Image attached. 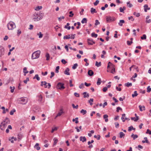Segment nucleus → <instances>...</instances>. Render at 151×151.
Listing matches in <instances>:
<instances>
[{
    "instance_id": "f257e3e1",
    "label": "nucleus",
    "mask_w": 151,
    "mask_h": 151,
    "mask_svg": "<svg viewBox=\"0 0 151 151\" xmlns=\"http://www.w3.org/2000/svg\"><path fill=\"white\" fill-rule=\"evenodd\" d=\"M40 53V50H37L34 52L32 55V59H34L38 58L39 57Z\"/></svg>"
},
{
    "instance_id": "f03ea898",
    "label": "nucleus",
    "mask_w": 151,
    "mask_h": 151,
    "mask_svg": "<svg viewBox=\"0 0 151 151\" xmlns=\"http://www.w3.org/2000/svg\"><path fill=\"white\" fill-rule=\"evenodd\" d=\"M8 29L9 30H12L16 27L15 23L12 21L10 22L7 25Z\"/></svg>"
},
{
    "instance_id": "7ed1b4c3",
    "label": "nucleus",
    "mask_w": 151,
    "mask_h": 151,
    "mask_svg": "<svg viewBox=\"0 0 151 151\" xmlns=\"http://www.w3.org/2000/svg\"><path fill=\"white\" fill-rule=\"evenodd\" d=\"M33 16L35 17L33 18V19L34 21H36V20L38 21L40 19H41L43 18V16H41L38 17V14L36 13H35L34 14Z\"/></svg>"
},
{
    "instance_id": "20e7f679",
    "label": "nucleus",
    "mask_w": 151,
    "mask_h": 151,
    "mask_svg": "<svg viewBox=\"0 0 151 151\" xmlns=\"http://www.w3.org/2000/svg\"><path fill=\"white\" fill-rule=\"evenodd\" d=\"M64 85V84L63 83L59 82L58 83L56 88L57 89L62 90L65 88Z\"/></svg>"
},
{
    "instance_id": "39448f33",
    "label": "nucleus",
    "mask_w": 151,
    "mask_h": 151,
    "mask_svg": "<svg viewBox=\"0 0 151 151\" xmlns=\"http://www.w3.org/2000/svg\"><path fill=\"white\" fill-rule=\"evenodd\" d=\"M106 20L107 22H110L115 21V19L114 17H111L110 16H106Z\"/></svg>"
},
{
    "instance_id": "423d86ee",
    "label": "nucleus",
    "mask_w": 151,
    "mask_h": 151,
    "mask_svg": "<svg viewBox=\"0 0 151 151\" xmlns=\"http://www.w3.org/2000/svg\"><path fill=\"white\" fill-rule=\"evenodd\" d=\"M28 99L26 98H22L19 100L20 104L24 105L27 102Z\"/></svg>"
},
{
    "instance_id": "0eeeda50",
    "label": "nucleus",
    "mask_w": 151,
    "mask_h": 151,
    "mask_svg": "<svg viewBox=\"0 0 151 151\" xmlns=\"http://www.w3.org/2000/svg\"><path fill=\"white\" fill-rule=\"evenodd\" d=\"M88 43L89 45H92L93 44H95V42L93 41L92 39L88 38L87 39Z\"/></svg>"
},
{
    "instance_id": "6e6552de",
    "label": "nucleus",
    "mask_w": 151,
    "mask_h": 151,
    "mask_svg": "<svg viewBox=\"0 0 151 151\" xmlns=\"http://www.w3.org/2000/svg\"><path fill=\"white\" fill-rule=\"evenodd\" d=\"M4 53V48L2 46H0V57L3 55Z\"/></svg>"
},
{
    "instance_id": "1a4fd4ad",
    "label": "nucleus",
    "mask_w": 151,
    "mask_h": 151,
    "mask_svg": "<svg viewBox=\"0 0 151 151\" xmlns=\"http://www.w3.org/2000/svg\"><path fill=\"white\" fill-rule=\"evenodd\" d=\"M69 70H70L68 68H66L64 72V74L67 75H70V74L69 72Z\"/></svg>"
},
{
    "instance_id": "9d476101",
    "label": "nucleus",
    "mask_w": 151,
    "mask_h": 151,
    "mask_svg": "<svg viewBox=\"0 0 151 151\" xmlns=\"http://www.w3.org/2000/svg\"><path fill=\"white\" fill-rule=\"evenodd\" d=\"M80 140L81 141H82V142H84L86 141V138L85 137H81L80 138Z\"/></svg>"
},
{
    "instance_id": "9b49d317",
    "label": "nucleus",
    "mask_w": 151,
    "mask_h": 151,
    "mask_svg": "<svg viewBox=\"0 0 151 151\" xmlns=\"http://www.w3.org/2000/svg\"><path fill=\"white\" fill-rule=\"evenodd\" d=\"M47 83L46 81H42L41 82V86H42L43 85L45 86V87L46 88L47 86Z\"/></svg>"
},
{
    "instance_id": "f8f14e48",
    "label": "nucleus",
    "mask_w": 151,
    "mask_h": 151,
    "mask_svg": "<svg viewBox=\"0 0 151 151\" xmlns=\"http://www.w3.org/2000/svg\"><path fill=\"white\" fill-rule=\"evenodd\" d=\"M108 115L106 114H104L103 116L104 118L105 119V121L106 122H107L108 121Z\"/></svg>"
},
{
    "instance_id": "ddd939ff",
    "label": "nucleus",
    "mask_w": 151,
    "mask_h": 151,
    "mask_svg": "<svg viewBox=\"0 0 151 151\" xmlns=\"http://www.w3.org/2000/svg\"><path fill=\"white\" fill-rule=\"evenodd\" d=\"M124 23L125 21L124 20H121L118 23V24L120 26H122L123 25V24Z\"/></svg>"
},
{
    "instance_id": "4468645a",
    "label": "nucleus",
    "mask_w": 151,
    "mask_h": 151,
    "mask_svg": "<svg viewBox=\"0 0 151 151\" xmlns=\"http://www.w3.org/2000/svg\"><path fill=\"white\" fill-rule=\"evenodd\" d=\"M4 122L7 124L10 123V120L9 118L6 117L4 121Z\"/></svg>"
},
{
    "instance_id": "2eb2a0df",
    "label": "nucleus",
    "mask_w": 151,
    "mask_h": 151,
    "mask_svg": "<svg viewBox=\"0 0 151 151\" xmlns=\"http://www.w3.org/2000/svg\"><path fill=\"white\" fill-rule=\"evenodd\" d=\"M63 113V109L62 108H61L60 110V111H59V112L57 114V116H60Z\"/></svg>"
},
{
    "instance_id": "dca6fc26",
    "label": "nucleus",
    "mask_w": 151,
    "mask_h": 151,
    "mask_svg": "<svg viewBox=\"0 0 151 151\" xmlns=\"http://www.w3.org/2000/svg\"><path fill=\"white\" fill-rule=\"evenodd\" d=\"M150 18L149 16H147L146 18V23H150L151 22V19H149Z\"/></svg>"
},
{
    "instance_id": "f3484780",
    "label": "nucleus",
    "mask_w": 151,
    "mask_h": 151,
    "mask_svg": "<svg viewBox=\"0 0 151 151\" xmlns=\"http://www.w3.org/2000/svg\"><path fill=\"white\" fill-rule=\"evenodd\" d=\"M83 94L84 95L83 97L84 98H86V97L88 98L89 97V94L87 93V92H83Z\"/></svg>"
},
{
    "instance_id": "a211bd4d",
    "label": "nucleus",
    "mask_w": 151,
    "mask_h": 151,
    "mask_svg": "<svg viewBox=\"0 0 151 151\" xmlns=\"http://www.w3.org/2000/svg\"><path fill=\"white\" fill-rule=\"evenodd\" d=\"M88 74L90 76H92L93 74V72L91 70H89L88 72Z\"/></svg>"
},
{
    "instance_id": "6ab92c4d",
    "label": "nucleus",
    "mask_w": 151,
    "mask_h": 151,
    "mask_svg": "<svg viewBox=\"0 0 151 151\" xmlns=\"http://www.w3.org/2000/svg\"><path fill=\"white\" fill-rule=\"evenodd\" d=\"M39 146V144L38 143H36L34 147L35 148H36L37 150H38L40 149V147Z\"/></svg>"
},
{
    "instance_id": "aec40b11",
    "label": "nucleus",
    "mask_w": 151,
    "mask_h": 151,
    "mask_svg": "<svg viewBox=\"0 0 151 151\" xmlns=\"http://www.w3.org/2000/svg\"><path fill=\"white\" fill-rule=\"evenodd\" d=\"M131 137L133 138V140H135L136 138H137L138 136L137 134H132Z\"/></svg>"
},
{
    "instance_id": "412c9836",
    "label": "nucleus",
    "mask_w": 151,
    "mask_h": 151,
    "mask_svg": "<svg viewBox=\"0 0 151 151\" xmlns=\"http://www.w3.org/2000/svg\"><path fill=\"white\" fill-rule=\"evenodd\" d=\"M53 141H54V143H53V145H55L58 142V139L56 138H54L53 139Z\"/></svg>"
},
{
    "instance_id": "4be33fe9",
    "label": "nucleus",
    "mask_w": 151,
    "mask_h": 151,
    "mask_svg": "<svg viewBox=\"0 0 151 151\" xmlns=\"http://www.w3.org/2000/svg\"><path fill=\"white\" fill-rule=\"evenodd\" d=\"M139 110L140 111H142L143 110L142 109H143V110H145V107L144 106H142L141 105H139Z\"/></svg>"
},
{
    "instance_id": "5701e85b",
    "label": "nucleus",
    "mask_w": 151,
    "mask_h": 151,
    "mask_svg": "<svg viewBox=\"0 0 151 151\" xmlns=\"http://www.w3.org/2000/svg\"><path fill=\"white\" fill-rule=\"evenodd\" d=\"M91 12L92 14H93L94 13H96L97 12L96 11V9H94L93 8H91Z\"/></svg>"
},
{
    "instance_id": "b1692460",
    "label": "nucleus",
    "mask_w": 151,
    "mask_h": 151,
    "mask_svg": "<svg viewBox=\"0 0 151 151\" xmlns=\"http://www.w3.org/2000/svg\"><path fill=\"white\" fill-rule=\"evenodd\" d=\"M93 99H90V100L88 101V103L91 106H92L93 105Z\"/></svg>"
},
{
    "instance_id": "393cba45",
    "label": "nucleus",
    "mask_w": 151,
    "mask_h": 151,
    "mask_svg": "<svg viewBox=\"0 0 151 151\" xmlns=\"http://www.w3.org/2000/svg\"><path fill=\"white\" fill-rule=\"evenodd\" d=\"M87 19L86 18H84L82 20L81 22L82 24H83L84 23H86L87 22Z\"/></svg>"
},
{
    "instance_id": "a878e982",
    "label": "nucleus",
    "mask_w": 151,
    "mask_h": 151,
    "mask_svg": "<svg viewBox=\"0 0 151 151\" xmlns=\"http://www.w3.org/2000/svg\"><path fill=\"white\" fill-rule=\"evenodd\" d=\"M70 38V35H68L64 36L63 37L64 39H69Z\"/></svg>"
},
{
    "instance_id": "bb28decb",
    "label": "nucleus",
    "mask_w": 151,
    "mask_h": 151,
    "mask_svg": "<svg viewBox=\"0 0 151 151\" xmlns=\"http://www.w3.org/2000/svg\"><path fill=\"white\" fill-rule=\"evenodd\" d=\"M132 129L135 130V128H133V127L132 126H131L130 127H129L128 128V131L129 132L131 131Z\"/></svg>"
},
{
    "instance_id": "cd10ccee",
    "label": "nucleus",
    "mask_w": 151,
    "mask_h": 151,
    "mask_svg": "<svg viewBox=\"0 0 151 151\" xmlns=\"http://www.w3.org/2000/svg\"><path fill=\"white\" fill-rule=\"evenodd\" d=\"M78 118L76 117L75 119H73L72 120V121L73 122H75V123L76 124H77L78 123Z\"/></svg>"
},
{
    "instance_id": "c85d7f7f",
    "label": "nucleus",
    "mask_w": 151,
    "mask_h": 151,
    "mask_svg": "<svg viewBox=\"0 0 151 151\" xmlns=\"http://www.w3.org/2000/svg\"><path fill=\"white\" fill-rule=\"evenodd\" d=\"M101 62H100L98 63L97 61H96V62L95 65L97 67H100L101 66Z\"/></svg>"
},
{
    "instance_id": "c756f323",
    "label": "nucleus",
    "mask_w": 151,
    "mask_h": 151,
    "mask_svg": "<svg viewBox=\"0 0 151 151\" xmlns=\"http://www.w3.org/2000/svg\"><path fill=\"white\" fill-rule=\"evenodd\" d=\"M37 35L39 36V38H41L43 37V34H42L41 32H39L37 34Z\"/></svg>"
},
{
    "instance_id": "7c9ffc66",
    "label": "nucleus",
    "mask_w": 151,
    "mask_h": 151,
    "mask_svg": "<svg viewBox=\"0 0 151 151\" xmlns=\"http://www.w3.org/2000/svg\"><path fill=\"white\" fill-rule=\"evenodd\" d=\"M125 85L127 86V87H129V86H132V83H129V82H128L127 83H126L125 84Z\"/></svg>"
},
{
    "instance_id": "2f4dec72",
    "label": "nucleus",
    "mask_w": 151,
    "mask_h": 151,
    "mask_svg": "<svg viewBox=\"0 0 151 151\" xmlns=\"http://www.w3.org/2000/svg\"><path fill=\"white\" fill-rule=\"evenodd\" d=\"M133 14L136 16V17H138L140 16V13H137L136 12H134L133 13Z\"/></svg>"
},
{
    "instance_id": "473e14b6",
    "label": "nucleus",
    "mask_w": 151,
    "mask_h": 151,
    "mask_svg": "<svg viewBox=\"0 0 151 151\" xmlns=\"http://www.w3.org/2000/svg\"><path fill=\"white\" fill-rule=\"evenodd\" d=\"M36 78L37 80L39 81L40 80V78L38 76V74H36L35 76L33 78V79H34L35 78Z\"/></svg>"
},
{
    "instance_id": "72a5a7b5",
    "label": "nucleus",
    "mask_w": 151,
    "mask_h": 151,
    "mask_svg": "<svg viewBox=\"0 0 151 151\" xmlns=\"http://www.w3.org/2000/svg\"><path fill=\"white\" fill-rule=\"evenodd\" d=\"M122 116L121 117V119L122 120L123 122H124L125 121V119H124V117L125 116V114H122Z\"/></svg>"
},
{
    "instance_id": "f704fd0d",
    "label": "nucleus",
    "mask_w": 151,
    "mask_h": 151,
    "mask_svg": "<svg viewBox=\"0 0 151 151\" xmlns=\"http://www.w3.org/2000/svg\"><path fill=\"white\" fill-rule=\"evenodd\" d=\"M46 60H49L50 57L49 54L48 53H46Z\"/></svg>"
},
{
    "instance_id": "c9c22d12",
    "label": "nucleus",
    "mask_w": 151,
    "mask_h": 151,
    "mask_svg": "<svg viewBox=\"0 0 151 151\" xmlns=\"http://www.w3.org/2000/svg\"><path fill=\"white\" fill-rule=\"evenodd\" d=\"M94 137L95 138H97L98 140H99L100 139L101 136L100 135H94Z\"/></svg>"
},
{
    "instance_id": "e433bc0d",
    "label": "nucleus",
    "mask_w": 151,
    "mask_h": 151,
    "mask_svg": "<svg viewBox=\"0 0 151 151\" xmlns=\"http://www.w3.org/2000/svg\"><path fill=\"white\" fill-rule=\"evenodd\" d=\"M101 79L100 78H98V81L96 83V84L97 85H99L101 84Z\"/></svg>"
},
{
    "instance_id": "4c0bfd02",
    "label": "nucleus",
    "mask_w": 151,
    "mask_h": 151,
    "mask_svg": "<svg viewBox=\"0 0 151 151\" xmlns=\"http://www.w3.org/2000/svg\"><path fill=\"white\" fill-rule=\"evenodd\" d=\"M87 112L86 110L83 109H82L81 111V113H82L83 115L85 114Z\"/></svg>"
},
{
    "instance_id": "58836bf2",
    "label": "nucleus",
    "mask_w": 151,
    "mask_h": 151,
    "mask_svg": "<svg viewBox=\"0 0 151 151\" xmlns=\"http://www.w3.org/2000/svg\"><path fill=\"white\" fill-rule=\"evenodd\" d=\"M91 36L92 37H94L96 38L97 37L98 35L97 34H95L94 32H93L91 34Z\"/></svg>"
},
{
    "instance_id": "ea45409f",
    "label": "nucleus",
    "mask_w": 151,
    "mask_h": 151,
    "mask_svg": "<svg viewBox=\"0 0 151 151\" xmlns=\"http://www.w3.org/2000/svg\"><path fill=\"white\" fill-rule=\"evenodd\" d=\"M137 95L138 94L137 93V91H135L134 92V93L132 94V96L133 97H134L135 96H137Z\"/></svg>"
},
{
    "instance_id": "a19ab883",
    "label": "nucleus",
    "mask_w": 151,
    "mask_h": 151,
    "mask_svg": "<svg viewBox=\"0 0 151 151\" xmlns=\"http://www.w3.org/2000/svg\"><path fill=\"white\" fill-rule=\"evenodd\" d=\"M120 134V138H122L123 136H124L125 135L122 132H121L119 133Z\"/></svg>"
},
{
    "instance_id": "79ce46f5",
    "label": "nucleus",
    "mask_w": 151,
    "mask_h": 151,
    "mask_svg": "<svg viewBox=\"0 0 151 151\" xmlns=\"http://www.w3.org/2000/svg\"><path fill=\"white\" fill-rule=\"evenodd\" d=\"M27 68L26 67H24L23 68V72L24 73H28V71L27 70Z\"/></svg>"
},
{
    "instance_id": "37998d69",
    "label": "nucleus",
    "mask_w": 151,
    "mask_h": 151,
    "mask_svg": "<svg viewBox=\"0 0 151 151\" xmlns=\"http://www.w3.org/2000/svg\"><path fill=\"white\" fill-rule=\"evenodd\" d=\"M141 38L142 40H145L146 39V36L145 34L143 35L142 37H141Z\"/></svg>"
},
{
    "instance_id": "c03bdc74",
    "label": "nucleus",
    "mask_w": 151,
    "mask_h": 151,
    "mask_svg": "<svg viewBox=\"0 0 151 151\" xmlns=\"http://www.w3.org/2000/svg\"><path fill=\"white\" fill-rule=\"evenodd\" d=\"M130 2H127V5L128 7L131 8L132 6V5L130 3Z\"/></svg>"
},
{
    "instance_id": "a18cd8bd",
    "label": "nucleus",
    "mask_w": 151,
    "mask_h": 151,
    "mask_svg": "<svg viewBox=\"0 0 151 151\" xmlns=\"http://www.w3.org/2000/svg\"><path fill=\"white\" fill-rule=\"evenodd\" d=\"M15 111V109H13L10 111V114L11 115H12L14 114V113Z\"/></svg>"
},
{
    "instance_id": "49530a36",
    "label": "nucleus",
    "mask_w": 151,
    "mask_h": 151,
    "mask_svg": "<svg viewBox=\"0 0 151 151\" xmlns=\"http://www.w3.org/2000/svg\"><path fill=\"white\" fill-rule=\"evenodd\" d=\"M151 91V88L150 86L147 87V92L148 93L150 92Z\"/></svg>"
},
{
    "instance_id": "de8ad7c7",
    "label": "nucleus",
    "mask_w": 151,
    "mask_h": 151,
    "mask_svg": "<svg viewBox=\"0 0 151 151\" xmlns=\"http://www.w3.org/2000/svg\"><path fill=\"white\" fill-rule=\"evenodd\" d=\"M78 64L77 63H75V64L72 67V68L73 69H75L78 66Z\"/></svg>"
},
{
    "instance_id": "09e8293b",
    "label": "nucleus",
    "mask_w": 151,
    "mask_h": 151,
    "mask_svg": "<svg viewBox=\"0 0 151 151\" xmlns=\"http://www.w3.org/2000/svg\"><path fill=\"white\" fill-rule=\"evenodd\" d=\"M42 99V97L41 95H40L39 96L38 100L39 101H41Z\"/></svg>"
},
{
    "instance_id": "8fccbe9b",
    "label": "nucleus",
    "mask_w": 151,
    "mask_h": 151,
    "mask_svg": "<svg viewBox=\"0 0 151 151\" xmlns=\"http://www.w3.org/2000/svg\"><path fill=\"white\" fill-rule=\"evenodd\" d=\"M70 15H69V17H73L74 15V14L73 13L72 11H70L69 12Z\"/></svg>"
},
{
    "instance_id": "3c124183",
    "label": "nucleus",
    "mask_w": 151,
    "mask_h": 151,
    "mask_svg": "<svg viewBox=\"0 0 151 151\" xmlns=\"http://www.w3.org/2000/svg\"><path fill=\"white\" fill-rule=\"evenodd\" d=\"M1 124L5 127H6L7 125V124H6V123H4V122H2L1 123Z\"/></svg>"
},
{
    "instance_id": "603ef678",
    "label": "nucleus",
    "mask_w": 151,
    "mask_h": 151,
    "mask_svg": "<svg viewBox=\"0 0 151 151\" xmlns=\"http://www.w3.org/2000/svg\"><path fill=\"white\" fill-rule=\"evenodd\" d=\"M95 22H96L95 24V25L96 26V25H98L100 24V22L98 20H96L95 21Z\"/></svg>"
},
{
    "instance_id": "864d4df0",
    "label": "nucleus",
    "mask_w": 151,
    "mask_h": 151,
    "mask_svg": "<svg viewBox=\"0 0 151 151\" xmlns=\"http://www.w3.org/2000/svg\"><path fill=\"white\" fill-rule=\"evenodd\" d=\"M59 66H57L56 67V68L55 69V72L57 73H58L59 72Z\"/></svg>"
},
{
    "instance_id": "5fc2aeb1",
    "label": "nucleus",
    "mask_w": 151,
    "mask_h": 151,
    "mask_svg": "<svg viewBox=\"0 0 151 151\" xmlns=\"http://www.w3.org/2000/svg\"><path fill=\"white\" fill-rule=\"evenodd\" d=\"M29 81V79L28 78H26V80H24L23 81V82H24L25 83V84H27V81Z\"/></svg>"
},
{
    "instance_id": "6e6d98bb",
    "label": "nucleus",
    "mask_w": 151,
    "mask_h": 151,
    "mask_svg": "<svg viewBox=\"0 0 151 151\" xmlns=\"http://www.w3.org/2000/svg\"><path fill=\"white\" fill-rule=\"evenodd\" d=\"M42 8V6H38L37 8L35 9V10H39L40 9H41Z\"/></svg>"
},
{
    "instance_id": "4d7b16f0",
    "label": "nucleus",
    "mask_w": 151,
    "mask_h": 151,
    "mask_svg": "<svg viewBox=\"0 0 151 151\" xmlns=\"http://www.w3.org/2000/svg\"><path fill=\"white\" fill-rule=\"evenodd\" d=\"M72 106H73V108H76V109H78V105H76V106H75V105L74 104H72Z\"/></svg>"
},
{
    "instance_id": "13d9d810",
    "label": "nucleus",
    "mask_w": 151,
    "mask_h": 151,
    "mask_svg": "<svg viewBox=\"0 0 151 151\" xmlns=\"http://www.w3.org/2000/svg\"><path fill=\"white\" fill-rule=\"evenodd\" d=\"M77 24L78 25V26H77L76 27V28L77 29H78L79 28H80V25H81V23L80 22H77Z\"/></svg>"
},
{
    "instance_id": "bf43d9fd",
    "label": "nucleus",
    "mask_w": 151,
    "mask_h": 151,
    "mask_svg": "<svg viewBox=\"0 0 151 151\" xmlns=\"http://www.w3.org/2000/svg\"><path fill=\"white\" fill-rule=\"evenodd\" d=\"M61 62L63 63L64 64H65L67 63V62L64 59H63L61 60Z\"/></svg>"
},
{
    "instance_id": "052dcab7",
    "label": "nucleus",
    "mask_w": 151,
    "mask_h": 151,
    "mask_svg": "<svg viewBox=\"0 0 151 151\" xmlns=\"http://www.w3.org/2000/svg\"><path fill=\"white\" fill-rule=\"evenodd\" d=\"M132 43L133 42L132 41L130 42L129 41H127V43L128 45H131Z\"/></svg>"
},
{
    "instance_id": "680f3d73",
    "label": "nucleus",
    "mask_w": 151,
    "mask_h": 151,
    "mask_svg": "<svg viewBox=\"0 0 151 151\" xmlns=\"http://www.w3.org/2000/svg\"><path fill=\"white\" fill-rule=\"evenodd\" d=\"M99 1L98 0H97L94 3V4L95 6H96L99 4Z\"/></svg>"
},
{
    "instance_id": "e2e57ef3",
    "label": "nucleus",
    "mask_w": 151,
    "mask_h": 151,
    "mask_svg": "<svg viewBox=\"0 0 151 151\" xmlns=\"http://www.w3.org/2000/svg\"><path fill=\"white\" fill-rule=\"evenodd\" d=\"M84 87V85L83 83H82L79 86V88H83Z\"/></svg>"
},
{
    "instance_id": "0e129e2a",
    "label": "nucleus",
    "mask_w": 151,
    "mask_h": 151,
    "mask_svg": "<svg viewBox=\"0 0 151 151\" xmlns=\"http://www.w3.org/2000/svg\"><path fill=\"white\" fill-rule=\"evenodd\" d=\"M122 110V109L120 107H118L116 108V111L117 112H119V110Z\"/></svg>"
},
{
    "instance_id": "69168bd1",
    "label": "nucleus",
    "mask_w": 151,
    "mask_h": 151,
    "mask_svg": "<svg viewBox=\"0 0 151 151\" xmlns=\"http://www.w3.org/2000/svg\"><path fill=\"white\" fill-rule=\"evenodd\" d=\"M144 8H146L147 10H150V7H148V6L147 5V4H145V5L144 6Z\"/></svg>"
},
{
    "instance_id": "338daca9",
    "label": "nucleus",
    "mask_w": 151,
    "mask_h": 151,
    "mask_svg": "<svg viewBox=\"0 0 151 151\" xmlns=\"http://www.w3.org/2000/svg\"><path fill=\"white\" fill-rule=\"evenodd\" d=\"M107 90V87H105L103 88V91L104 92H105Z\"/></svg>"
},
{
    "instance_id": "774afa93",
    "label": "nucleus",
    "mask_w": 151,
    "mask_h": 151,
    "mask_svg": "<svg viewBox=\"0 0 151 151\" xmlns=\"http://www.w3.org/2000/svg\"><path fill=\"white\" fill-rule=\"evenodd\" d=\"M146 134H151V131H150L149 129H147V132H146Z\"/></svg>"
}]
</instances>
